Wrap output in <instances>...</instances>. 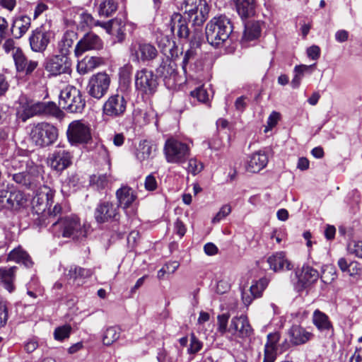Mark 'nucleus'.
<instances>
[{"mask_svg": "<svg viewBox=\"0 0 362 362\" xmlns=\"http://www.w3.org/2000/svg\"><path fill=\"white\" fill-rule=\"evenodd\" d=\"M49 230L56 237L69 238L75 240H83L88 235L87 226L75 214L58 218L53 222Z\"/></svg>", "mask_w": 362, "mask_h": 362, "instance_id": "1", "label": "nucleus"}, {"mask_svg": "<svg viewBox=\"0 0 362 362\" xmlns=\"http://www.w3.org/2000/svg\"><path fill=\"white\" fill-rule=\"evenodd\" d=\"M233 31L229 18L225 16L213 18L206 26V37L208 42L218 47L228 40Z\"/></svg>", "mask_w": 362, "mask_h": 362, "instance_id": "2", "label": "nucleus"}, {"mask_svg": "<svg viewBox=\"0 0 362 362\" xmlns=\"http://www.w3.org/2000/svg\"><path fill=\"white\" fill-rule=\"evenodd\" d=\"M163 153L168 163L182 164L189 159L191 148L177 138L170 137L165 142Z\"/></svg>", "mask_w": 362, "mask_h": 362, "instance_id": "3", "label": "nucleus"}, {"mask_svg": "<svg viewBox=\"0 0 362 362\" xmlns=\"http://www.w3.org/2000/svg\"><path fill=\"white\" fill-rule=\"evenodd\" d=\"M57 129L47 122L38 123L30 132L32 142L41 148L52 145L57 140Z\"/></svg>", "mask_w": 362, "mask_h": 362, "instance_id": "4", "label": "nucleus"}, {"mask_svg": "<svg viewBox=\"0 0 362 362\" xmlns=\"http://www.w3.org/2000/svg\"><path fill=\"white\" fill-rule=\"evenodd\" d=\"M59 103L63 104L64 109L73 113L81 112L86 105L81 91L73 86H67L61 91Z\"/></svg>", "mask_w": 362, "mask_h": 362, "instance_id": "5", "label": "nucleus"}, {"mask_svg": "<svg viewBox=\"0 0 362 362\" xmlns=\"http://www.w3.org/2000/svg\"><path fill=\"white\" fill-rule=\"evenodd\" d=\"M185 12L194 25H201L207 19L209 6L205 0H185Z\"/></svg>", "mask_w": 362, "mask_h": 362, "instance_id": "6", "label": "nucleus"}, {"mask_svg": "<svg viewBox=\"0 0 362 362\" xmlns=\"http://www.w3.org/2000/svg\"><path fill=\"white\" fill-rule=\"evenodd\" d=\"M130 58L134 62H146L154 59L158 55L156 48L150 43L133 42L129 47Z\"/></svg>", "mask_w": 362, "mask_h": 362, "instance_id": "7", "label": "nucleus"}, {"mask_svg": "<svg viewBox=\"0 0 362 362\" xmlns=\"http://www.w3.org/2000/svg\"><path fill=\"white\" fill-rule=\"evenodd\" d=\"M110 81V76L105 72L93 74L88 83V94L95 99H101L107 93Z\"/></svg>", "mask_w": 362, "mask_h": 362, "instance_id": "8", "label": "nucleus"}, {"mask_svg": "<svg viewBox=\"0 0 362 362\" xmlns=\"http://www.w3.org/2000/svg\"><path fill=\"white\" fill-rule=\"evenodd\" d=\"M67 137L72 144H87L92 139L90 129L80 120L74 121L69 125Z\"/></svg>", "mask_w": 362, "mask_h": 362, "instance_id": "9", "label": "nucleus"}, {"mask_svg": "<svg viewBox=\"0 0 362 362\" xmlns=\"http://www.w3.org/2000/svg\"><path fill=\"white\" fill-rule=\"evenodd\" d=\"M177 68L174 61L166 59L157 69L158 74L163 78L168 88H174L177 84L182 83V76L179 75Z\"/></svg>", "mask_w": 362, "mask_h": 362, "instance_id": "10", "label": "nucleus"}, {"mask_svg": "<svg viewBox=\"0 0 362 362\" xmlns=\"http://www.w3.org/2000/svg\"><path fill=\"white\" fill-rule=\"evenodd\" d=\"M157 78L153 72L142 69L135 74V87L141 94L151 95L157 88Z\"/></svg>", "mask_w": 362, "mask_h": 362, "instance_id": "11", "label": "nucleus"}, {"mask_svg": "<svg viewBox=\"0 0 362 362\" xmlns=\"http://www.w3.org/2000/svg\"><path fill=\"white\" fill-rule=\"evenodd\" d=\"M119 216V206L109 201L100 202L94 211V218L98 223L117 221Z\"/></svg>", "mask_w": 362, "mask_h": 362, "instance_id": "12", "label": "nucleus"}, {"mask_svg": "<svg viewBox=\"0 0 362 362\" xmlns=\"http://www.w3.org/2000/svg\"><path fill=\"white\" fill-rule=\"evenodd\" d=\"M45 70L51 75L71 74V60L69 57L56 54L48 59L45 65Z\"/></svg>", "mask_w": 362, "mask_h": 362, "instance_id": "13", "label": "nucleus"}, {"mask_svg": "<svg viewBox=\"0 0 362 362\" xmlns=\"http://www.w3.org/2000/svg\"><path fill=\"white\" fill-rule=\"evenodd\" d=\"M127 102L122 94L116 93L110 95L103 106L105 115L112 118L122 116L127 108Z\"/></svg>", "mask_w": 362, "mask_h": 362, "instance_id": "14", "label": "nucleus"}, {"mask_svg": "<svg viewBox=\"0 0 362 362\" xmlns=\"http://www.w3.org/2000/svg\"><path fill=\"white\" fill-rule=\"evenodd\" d=\"M11 176L16 184L27 189H31L37 185L39 178L37 166L31 165L22 171L12 173Z\"/></svg>", "mask_w": 362, "mask_h": 362, "instance_id": "15", "label": "nucleus"}, {"mask_svg": "<svg viewBox=\"0 0 362 362\" xmlns=\"http://www.w3.org/2000/svg\"><path fill=\"white\" fill-rule=\"evenodd\" d=\"M72 155L65 149H56L47 158L48 165L57 172H62L72 163Z\"/></svg>", "mask_w": 362, "mask_h": 362, "instance_id": "16", "label": "nucleus"}, {"mask_svg": "<svg viewBox=\"0 0 362 362\" xmlns=\"http://www.w3.org/2000/svg\"><path fill=\"white\" fill-rule=\"evenodd\" d=\"M103 47L102 40L95 33L86 34L76 44L74 53L78 57L89 50H99Z\"/></svg>", "mask_w": 362, "mask_h": 362, "instance_id": "17", "label": "nucleus"}, {"mask_svg": "<svg viewBox=\"0 0 362 362\" xmlns=\"http://www.w3.org/2000/svg\"><path fill=\"white\" fill-rule=\"evenodd\" d=\"M228 332L240 338L250 337L253 334L248 318L246 315H241L232 318Z\"/></svg>", "mask_w": 362, "mask_h": 362, "instance_id": "18", "label": "nucleus"}, {"mask_svg": "<svg viewBox=\"0 0 362 362\" xmlns=\"http://www.w3.org/2000/svg\"><path fill=\"white\" fill-rule=\"evenodd\" d=\"M312 322L320 332L325 333L329 338L334 336L333 325L325 313L318 309L315 310L313 314Z\"/></svg>", "mask_w": 362, "mask_h": 362, "instance_id": "19", "label": "nucleus"}, {"mask_svg": "<svg viewBox=\"0 0 362 362\" xmlns=\"http://www.w3.org/2000/svg\"><path fill=\"white\" fill-rule=\"evenodd\" d=\"M42 102H34L27 98L20 99V107L18 110V115L23 122L28 118L37 115L42 114Z\"/></svg>", "mask_w": 362, "mask_h": 362, "instance_id": "20", "label": "nucleus"}, {"mask_svg": "<svg viewBox=\"0 0 362 362\" xmlns=\"http://www.w3.org/2000/svg\"><path fill=\"white\" fill-rule=\"evenodd\" d=\"M52 204H54V192L49 188L39 192L33 199V207L38 216L45 212L48 205Z\"/></svg>", "mask_w": 362, "mask_h": 362, "instance_id": "21", "label": "nucleus"}, {"mask_svg": "<svg viewBox=\"0 0 362 362\" xmlns=\"http://www.w3.org/2000/svg\"><path fill=\"white\" fill-rule=\"evenodd\" d=\"M62 206L60 204L57 203L52 206L48 205L47 209L42 214L40 215L35 220L36 223L41 227H46L49 223L51 225L58 218H62Z\"/></svg>", "mask_w": 362, "mask_h": 362, "instance_id": "22", "label": "nucleus"}, {"mask_svg": "<svg viewBox=\"0 0 362 362\" xmlns=\"http://www.w3.org/2000/svg\"><path fill=\"white\" fill-rule=\"evenodd\" d=\"M50 40V33L37 28L32 32L29 37L30 45L34 52H43L47 48Z\"/></svg>", "mask_w": 362, "mask_h": 362, "instance_id": "23", "label": "nucleus"}, {"mask_svg": "<svg viewBox=\"0 0 362 362\" xmlns=\"http://www.w3.org/2000/svg\"><path fill=\"white\" fill-rule=\"evenodd\" d=\"M267 285L268 280L265 278H262L255 281L251 285L249 290H244L242 292V300L243 303L247 306L251 304L255 298L261 297Z\"/></svg>", "mask_w": 362, "mask_h": 362, "instance_id": "24", "label": "nucleus"}, {"mask_svg": "<svg viewBox=\"0 0 362 362\" xmlns=\"http://www.w3.org/2000/svg\"><path fill=\"white\" fill-rule=\"evenodd\" d=\"M93 274V271L92 269L72 265L70 267L68 273L66 274V276L70 284L81 286L84 283V280L90 278Z\"/></svg>", "mask_w": 362, "mask_h": 362, "instance_id": "25", "label": "nucleus"}, {"mask_svg": "<svg viewBox=\"0 0 362 362\" xmlns=\"http://www.w3.org/2000/svg\"><path fill=\"white\" fill-rule=\"evenodd\" d=\"M16 70L19 73L30 75L37 67L38 62L28 59L23 52L17 50L13 59Z\"/></svg>", "mask_w": 362, "mask_h": 362, "instance_id": "26", "label": "nucleus"}, {"mask_svg": "<svg viewBox=\"0 0 362 362\" xmlns=\"http://www.w3.org/2000/svg\"><path fill=\"white\" fill-rule=\"evenodd\" d=\"M290 341L294 345L304 344L314 337V334L300 325H293L288 332Z\"/></svg>", "mask_w": 362, "mask_h": 362, "instance_id": "27", "label": "nucleus"}, {"mask_svg": "<svg viewBox=\"0 0 362 362\" xmlns=\"http://www.w3.org/2000/svg\"><path fill=\"white\" fill-rule=\"evenodd\" d=\"M268 163L267 154L262 151L252 153L246 165V170L249 173H256L264 168Z\"/></svg>", "mask_w": 362, "mask_h": 362, "instance_id": "28", "label": "nucleus"}, {"mask_svg": "<svg viewBox=\"0 0 362 362\" xmlns=\"http://www.w3.org/2000/svg\"><path fill=\"white\" fill-rule=\"evenodd\" d=\"M17 270L18 267L15 266L0 268V284L9 293L13 292L16 289L14 282Z\"/></svg>", "mask_w": 362, "mask_h": 362, "instance_id": "29", "label": "nucleus"}, {"mask_svg": "<svg viewBox=\"0 0 362 362\" xmlns=\"http://www.w3.org/2000/svg\"><path fill=\"white\" fill-rule=\"evenodd\" d=\"M270 269L274 272L284 271V269L291 270L293 265L286 258L284 252H278L271 255L267 259Z\"/></svg>", "mask_w": 362, "mask_h": 362, "instance_id": "30", "label": "nucleus"}, {"mask_svg": "<svg viewBox=\"0 0 362 362\" xmlns=\"http://www.w3.org/2000/svg\"><path fill=\"white\" fill-rule=\"evenodd\" d=\"M5 166L8 170L11 175L17 171L23 170L30 167L31 165H35L28 157L23 156H16L5 161Z\"/></svg>", "mask_w": 362, "mask_h": 362, "instance_id": "31", "label": "nucleus"}, {"mask_svg": "<svg viewBox=\"0 0 362 362\" xmlns=\"http://www.w3.org/2000/svg\"><path fill=\"white\" fill-rule=\"evenodd\" d=\"M296 274L298 284L303 288L313 284L319 277L318 272L309 266L303 267L300 270L296 272Z\"/></svg>", "mask_w": 362, "mask_h": 362, "instance_id": "32", "label": "nucleus"}, {"mask_svg": "<svg viewBox=\"0 0 362 362\" xmlns=\"http://www.w3.org/2000/svg\"><path fill=\"white\" fill-rule=\"evenodd\" d=\"M30 25L31 19L27 16L15 18L11 28L12 35L16 39H20L27 33Z\"/></svg>", "mask_w": 362, "mask_h": 362, "instance_id": "33", "label": "nucleus"}, {"mask_svg": "<svg viewBox=\"0 0 362 362\" xmlns=\"http://www.w3.org/2000/svg\"><path fill=\"white\" fill-rule=\"evenodd\" d=\"M101 27L106 30L107 33L115 35L117 41L121 42L125 38L124 23L120 19H112L107 23H103Z\"/></svg>", "mask_w": 362, "mask_h": 362, "instance_id": "34", "label": "nucleus"}, {"mask_svg": "<svg viewBox=\"0 0 362 362\" xmlns=\"http://www.w3.org/2000/svg\"><path fill=\"white\" fill-rule=\"evenodd\" d=\"M156 146L148 140L141 141L136 147L135 156L138 160L144 162L153 158Z\"/></svg>", "mask_w": 362, "mask_h": 362, "instance_id": "35", "label": "nucleus"}, {"mask_svg": "<svg viewBox=\"0 0 362 362\" xmlns=\"http://www.w3.org/2000/svg\"><path fill=\"white\" fill-rule=\"evenodd\" d=\"M104 62L99 57L86 56L77 64L76 69L80 74H86L92 71Z\"/></svg>", "mask_w": 362, "mask_h": 362, "instance_id": "36", "label": "nucleus"}, {"mask_svg": "<svg viewBox=\"0 0 362 362\" xmlns=\"http://www.w3.org/2000/svg\"><path fill=\"white\" fill-rule=\"evenodd\" d=\"M116 197L118 201L117 206H120L124 209L128 208L136 197L134 190L127 186H123L117 189Z\"/></svg>", "mask_w": 362, "mask_h": 362, "instance_id": "37", "label": "nucleus"}, {"mask_svg": "<svg viewBox=\"0 0 362 362\" xmlns=\"http://www.w3.org/2000/svg\"><path fill=\"white\" fill-rule=\"evenodd\" d=\"M235 4L237 12L241 18H247L255 15V0H235Z\"/></svg>", "mask_w": 362, "mask_h": 362, "instance_id": "38", "label": "nucleus"}, {"mask_svg": "<svg viewBox=\"0 0 362 362\" xmlns=\"http://www.w3.org/2000/svg\"><path fill=\"white\" fill-rule=\"evenodd\" d=\"M280 334L278 332L269 334L264 347V360L274 361L276 357V344L279 341Z\"/></svg>", "mask_w": 362, "mask_h": 362, "instance_id": "39", "label": "nucleus"}, {"mask_svg": "<svg viewBox=\"0 0 362 362\" xmlns=\"http://www.w3.org/2000/svg\"><path fill=\"white\" fill-rule=\"evenodd\" d=\"M262 32V25L259 21H250L245 23V30L242 37L243 42H250L257 39Z\"/></svg>", "mask_w": 362, "mask_h": 362, "instance_id": "40", "label": "nucleus"}, {"mask_svg": "<svg viewBox=\"0 0 362 362\" xmlns=\"http://www.w3.org/2000/svg\"><path fill=\"white\" fill-rule=\"evenodd\" d=\"M76 33L74 31H66L58 44L59 54L69 57L70 49L71 48Z\"/></svg>", "mask_w": 362, "mask_h": 362, "instance_id": "41", "label": "nucleus"}, {"mask_svg": "<svg viewBox=\"0 0 362 362\" xmlns=\"http://www.w3.org/2000/svg\"><path fill=\"white\" fill-rule=\"evenodd\" d=\"M315 64L313 65H297L294 68L295 76L291 81V84L293 88H298L300 86L302 78L304 74L307 72L311 73L312 69L315 66Z\"/></svg>", "mask_w": 362, "mask_h": 362, "instance_id": "42", "label": "nucleus"}, {"mask_svg": "<svg viewBox=\"0 0 362 362\" xmlns=\"http://www.w3.org/2000/svg\"><path fill=\"white\" fill-rule=\"evenodd\" d=\"M117 3L115 0H105L100 4L98 13L100 16L109 17L116 11Z\"/></svg>", "mask_w": 362, "mask_h": 362, "instance_id": "43", "label": "nucleus"}, {"mask_svg": "<svg viewBox=\"0 0 362 362\" xmlns=\"http://www.w3.org/2000/svg\"><path fill=\"white\" fill-rule=\"evenodd\" d=\"M120 336V329L117 327H110L106 329L103 337V342L110 346L116 341Z\"/></svg>", "mask_w": 362, "mask_h": 362, "instance_id": "44", "label": "nucleus"}, {"mask_svg": "<svg viewBox=\"0 0 362 362\" xmlns=\"http://www.w3.org/2000/svg\"><path fill=\"white\" fill-rule=\"evenodd\" d=\"M112 181V177L110 174L94 175L90 177V184L95 185L98 188L105 189L107 187L110 182Z\"/></svg>", "mask_w": 362, "mask_h": 362, "instance_id": "45", "label": "nucleus"}, {"mask_svg": "<svg viewBox=\"0 0 362 362\" xmlns=\"http://www.w3.org/2000/svg\"><path fill=\"white\" fill-rule=\"evenodd\" d=\"M12 210L16 211L23 207L26 203L24 194L18 190L10 191Z\"/></svg>", "mask_w": 362, "mask_h": 362, "instance_id": "46", "label": "nucleus"}, {"mask_svg": "<svg viewBox=\"0 0 362 362\" xmlns=\"http://www.w3.org/2000/svg\"><path fill=\"white\" fill-rule=\"evenodd\" d=\"M42 114L59 118L62 115V111L53 102L42 103Z\"/></svg>", "mask_w": 362, "mask_h": 362, "instance_id": "47", "label": "nucleus"}, {"mask_svg": "<svg viewBox=\"0 0 362 362\" xmlns=\"http://www.w3.org/2000/svg\"><path fill=\"white\" fill-rule=\"evenodd\" d=\"M337 276L334 267L331 264L325 265L322 267L320 278L325 284H330Z\"/></svg>", "mask_w": 362, "mask_h": 362, "instance_id": "48", "label": "nucleus"}, {"mask_svg": "<svg viewBox=\"0 0 362 362\" xmlns=\"http://www.w3.org/2000/svg\"><path fill=\"white\" fill-rule=\"evenodd\" d=\"M71 329L72 328L69 325L58 327L54 329V337L57 341H63L69 337Z\"/></svg>", "mask_w": 362, "mask_h": 362, "instance_id": "49", "label": "nucleus"}, {"mask_svg": "<svg viewBox=\"0 0 362 362\" xmlns=\"http://www.w3.org/2000/svg\"><path fill=\"white\" fill-rule=\"evenodd\" d=\"M347 251L349 254L362 259V240H351L347 245Z\"/></svg>", "mask_w": 362, "mask_h": 362, "instance_id": "50", "label": "nucleus"}, {"mask_svg": "<svg viewBox=\"0 0 362 362\" xmlns=\"http://www.w3.org/2000/svg\"><path fill=\"white\" fill-rule=\"evenodd\" d=\"M81 23L83 24V26L88 27H93V26H100L103 23H100L99 21H96L94 18L88 13L82 12L80 14Z\"/></svg>", "mask_w": 362, "mask_h": 362, "instance_id": "51", "label": "nucleus"}, {"mask_svg": "<svg viewBox=\"0 0 362 362\" xmlns=\"http://www.w3.org/2000/svg\"><path fill=\"white\" fill-rule=\"evenodd\" d=\"M229 318L230 315L228 313L218 315L217 317V330L221 334H224L227 332V330H228L227 327Z\"/></svg>", "mask_w": 362, "mask_h": 362, "instance_id": "52", "label": "nucleus"}, {"mask_svg": "<svg viewBox=\"0 0 362 362\" xmlns=\"http://www.w3.org/2000/svg\"><path fill=\"white\" fill-rule=\"evenodd\" d=\"M202 342L196 337L194 334L192 333L190 335V344L187 349V353L189 354H195L202 349Z\"/></svg>", "mask_w": 362, "mask_h": 362, "instance_id": "53", "label": "nucleus"}, {"mask_svg": "<svg viewBox=\"0 0 362 362\" xmlns=\"http://www.w3.org/2000/svg\"><path fill=\"white\" fill-rule=\"evenodd\" d=\"M191 95L193 98H196L201 103H206L209 100V95L203 86H200L192 91Z\"/></svg>", "mask_w": 362, "mask_h": 362, "instance_id": "54", "label": "nucleus"}, {"mask_svg": "<svg viewBox=\"0 0 362 362\" xmlns=\"http://www.w3.org/2000/svg\"><path fill=\"white\" fill-rule=\"evenodd\" d=\"M185 19L179 13H174L170 18V28L172 33H175V31L180 28L182 23H184Z\"/></svg>", "mask_w": 362, "mask_h": 362, "instance_id": "55", "label": "nucleus"}, {"mask_svg": "<svg viewBox=\"0 0 362 362\" xmlns=\"http://www.w3.org/2000/svg\"><path fill=\"white\" fill-rule=\"evenodd\" d=\"M24 257H26L25 252L20 249H14L8 253L6 261H15L20 263Z\"/></svg>", "mask_w": 362, "mask_h": 362, "instance_id": "56", "label": "nucleus"}, {"mask_svg": "<svg viewBox=\"0 0 362 362\" xmlns=\"http://www.w3.org/2000/svg\"><path fill=\"white\" fill-rule=\"evenodd\" d=\"M5 52L12 55L13 59H14V56L16 55V52L17 50L19 52H23L22 49L19 47L15 46V42L12 39H7L2 46Z\"/></svg>", "mask_w": 362, "mask_h": 362, "instance_id": "57", "label": "nucleus"}, {"mask_svg": "<svg viewBox=\"0 0 362 362\" xmlns=\"http://www.w3.org/2000/svg\"><path fill=\"white\" fill-rule=\"evenodd\" d=\"M187 171L193 175H196L202 171L203 165L195 158L189 159Z\"/></svg>", "mask_w": 362, "mask_h": 362, "instance_id": "58", "label": "nucleus"}, {"mask_svg": "<svg viewBox=\"0 0 362 362\" xmlns=\"http://www.w3.org/2000/svg\"><path fill=\"white\" fill-rule=\"evenodd\" d=\"M231 211V207L228 204L223 205L219 211L216 214L212 221L214 223L219 222L221 219L227 216Z\"/></svg>", "mask_w": 362, "mask_h": 362, "instance_id": "59", "label": "nucleus"}, {"mask_svg": "<svg viewBox=\"0 0 362 362\" xmlns=\"http://www.w3.org/2000/svg\"><path fill=\"white\" fill-rule=\"evenodd\" d=\"M362 271L361 264L356 261H351L349 264L347 274L351 276L360 275Z\"/></svg>", "mask_w": 362, "mask_h": 362, "instance_id": "60", "label": "nucleus"}, {"mask_svg": "<svg viewBox=\"0 0 362 362\" xmlns=\"http://www.w3.org/2000/svg\"><path fill=\"white\" fill-rule=\"evenodd\" d=\"M8 320V310L5 301L0 300V327H4Z\"/></svg>", "mask_w": 362, "mask_h": 362, "instance_id": "61", "label": "nucleus"}, {"mask_svg": "<svg viewBox=\"0 0 362 362\" xmlns=\"http://www.w3.org/2000/svg\"><path fill=\"white\" fill-rule=\"evenodd\" d=\"M145 189L148 191H154L157 189L158 183L153 175H148L144 182Z\"/></svg>", "mask_w": 362, "mask_h": 362, "instance_id": "62", "label": "nucleus"}, {"mask_svg": "<svg viewBox=\"0 0 362 362\" xmlns=\"http://www.w3.org/2000/svg\"><path fill=\"white\" fill-rule=\"evenodd\" d=\"M230 288V284L227 279H221L218 281L216 286V293L223 294L228 292Z\"/></svg>", "mask_w": 362, "mask_h": 362, "instance_id": "63", "label": "nucleus"}, {"mask_svg": "<svg viewBox=\"0 0 362 362\" xmlns=\"http://www.w3.org/2000/svg\"><path fill=\"white\" fill-rule=\"evenodd\" d=\"M279 119L280 114L275 111L272 112L267 120L268 127H266L264 131L267 132L269 130V129H272V127H275L278 123Z\"/></svg>", "mask_w": 362, "mask_h": 362, "instance_id": "64", "label": "nucleus"}]
</instances>
